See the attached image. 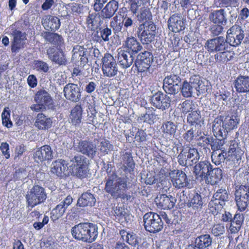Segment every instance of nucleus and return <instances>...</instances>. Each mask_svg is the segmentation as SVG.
Returning a JSON list of instances; mask_svg holds the SVG:
<instances>
[{
    "label": "nucleus",
    "mask_w": 249,
    "mask_h": 249,
    "mask_svg": "<svg viewBox=\"0 0 249 249\" xmlns=\"http://www.w3.org/2000/svg\"><path fill=\"white\" fill-rule=\"evenodd\" d=\"M71 233L72 237L78 241L91 243L97 238L98 227L91 223H80L71 228Z\"/></svg>",
    "instance_id": "obj_1"
},
{
    "label": "nucleus",
    "mask_w": 249,
    "mask_h": 249,
    "mask_svg": "<svg viewBox=\"0 0 249 249\" xmlns=\"http://www.w3.org/2000/svg\"><path fill=\"white\" fill-rule=\"evenodd\" d=\"M127 179L126 176L123 178L118 177L113 172L108 175L104 189L113 198L118 199L122 191H125L130 187Z\"/></svg>",
    "instance_id": "obj_2"
},
{
    "label": "nucleus",
    "mask_w": 249,
    "mask_h": 249,
    "mask_svg": "<svg viewBox=\"0 0 249 249\" xmlns=\"http://www.w3.org/2000/svg\"><path fill=\"white\" fill-rule=\"evenodd\" d=\"M143 218L145 230L151 233L158 232L162 230L163 228V220L168 224L172 223L165 212H160V214L148 213L144 215Z\"/></svg>",
    "instance_id": "obj_3"
},
{
    "label": "nucleus",
    "mask_w": 249,
    "mask_h": 249,
    "mask_svg": "<svg viewBox=\"0 0 249 249\" xmlns=\"http://www.w3.org/2000/svg\"><path fill=\"white\" fill-rule=\"evenodd\" d=\"M204 85L198 75L192 76L189 81H184L180 87L181 95L186 98L199 96L204 91Z\"/></svg>",
    "instance_id": "obj_4"
},
{
    "label": "nucleus",
    "mask_w": 249,
    "mask_h": 249,
    "mask_svg": "<svg viewBox=\"0 0 249 249\" xmlns=\"http://www.w3.org/2000/svg\"><path fill=\"white\" fill-rule=\"evenodd\" d=\"M137 34L143 44H148L154 40L156 26L152 21H145L139 26Z\"/></svg>",
    "instance_id": "obj_5"
},
{
    "label": "nucleus",
    "mask_w": 249,
    "mask_h": 249,
    "mask_svg": "<svg viewBox=\"0 0 249 249\" xmlns=\"http://www.w3.org/2000/svg\"><path fill=\"white\" fill-rule=\"evenodd\" d=\"M26 198L28 207L33 208L43 203L46 199L47 194L45 189L39 185H34L27 192Z\"/></svg>",
    "instance_id": "obj_6"
},
{
    "label": "nucleus",
    "mask_w": 249,
    "mask_h": 249,
    "mask_svg": "<svg viewBox=\"0 0 249 249\" xmlns=\"http://www.w3.org/2000/svg\"><path fill=\"white\" fill-rule=\"evenodd\" d=\"M199 159V153L194 148H183L178 156V163L183 166H191L196 163Z\"/></svg>",
    "instance_id": "obj_7"
},
{
    "label": "nucleus",
    "mask_w": 249,
    "mask_h": 249,
    "mask_svg": "<svg viewBox=\"0 0 249 249\" xmlns=\"http://www.w3.org/2000/svg\"><path fill=\"white\" fill-rule=\"evenodd\" d=\"M102 70L103 74L109 78L117 75L118 68L114 57L109 53H106L102 59Z\"/></svg>",
    "instance_id": "obj_8"
},
{
    "label": "nucleus",
    "mask_w": 249,
    "mask_h": 249,
    "mask_svg": "<svg viewBox=\"0 0 249 249\" xmlns=\"http://www.w3.org/2000/svg\"><path fill=\"white\" fill-rule=\"evenodd\" d=\"M181 78L177 74H170L163 80V89L166 93L176 94L180 90Z\"/></svg>",
    "instance_id": "obj_9"
},
{
    "label": "nucleus",
    "mask_w": 249,
    "mask_h": 249,
    "mask_svg": "<svg viewBox=\"0 0 249 249\" xmlns=\"http://www.w3.org/2000/svg\"><path fill=\"white\" fill-rule=\"evenodd\" d=\"M153 60V56L149 52L140 53L135 62V65L139 72L150 71V67Z\"/></svg>",
    "instance_id": "obj_10"
},
{
    "label": "nucleus",
    "mask_w": 249,
    "mask_h": 249,
    "mask_svg": "<svg viewBox=\"0 0 249 249\" xmlns=\"http://www.w3.org/2000/svg\"><path fill=\"white\" fill-rule=\"evenodd\" d=\"M229 44L223 36H220L209 39L205 44V47L210 52H220L229 49Z\"/></svg>",
    "instance_id": "obj_11"
},
{
    "label": "nucleus",
    "mask_w": 249,
    "mask_h": 249,
    "mask_svg": "<svg viewBox=\"0 0 249 249\" xmlns=\"http://www.w3.org/2000/svg\"><path fill=\"white\" fill-rule=\"evenodd\" d=\"M226 38L230 46H238L244 38V31L239 26H233L227 31Z\"/></svg>",
    "instance_id": "obj_12"
},
{
    "label": "nucleus",
    "mask_w": 249,
    "mask_h": 249,
    "mask_svg": "<svg viewBox=\"0 0 249 249\" xmlns=\"http://www.w3.org/2000/svg\"><path fill=\"white\" fill-rule=\"evenodd\" d=\"M75 148L77 152L90 159H93L97 153L96 145L89 141L80 140Z\"/></svg>",
    "instance_id": "obj_13"
},
{
    "label": "nucleus",
    "mask_w": 249,
    "mask_h": 249,
    "mask_svg": "<svg viewBox=\"0 0 249 249\" xmlns=\"http://www.w3.org/2000/svg\"><path fill=\"white\" fill-rule=\"evenodd\" d=\"M169 176L173 186L177 188L187 187L189 184L187 176L182 171L174 170L169 173Z\"/></svg>",
    "instance_id": "obj_14"
},
{
    "label": "nucleus",
    "mask_w": 249,
    "mask_h": 249,
    "mask_svg": "<svg viewBox=\"0 0 249 249\" xmlns=\"http://www.w3.org/2000/svg\"><path fill=\"white\" fill-rule=\"evenodd\" d=\"M228 199L229 195L227 190L225 189L221 188L217 190L213 195L211 204L212 207H214L215 210L218 211L222 209Z\"/></svg>",
    "instance_id": "obj_15"
},
{
    "label": "nucleus",
    "mask_w": 249,
    "mask_h": 249,
    "mask_svg": "<svg viewBox=\"0 0 249 249\" xmlns=\"http://www.w3.org/2000/svg\"><path fill=\"white\" fill-rule=\"evenodd\" d=\"M151 103L155 107L165 109L170 106V98L161 91H158L153 95L151 98Z\"/></svg>",
    "instance_id": "obj_16"
},
{
    "label": "nucleus",
    "mask_w": 249,
    "mask_h": 249,
    "mask_svg": "<svg viewBox=\"0 0 249 249\" xmlns=\"http://www.w3.org/2000/svg\"><path fill=\"white\" fill-rule=\"evenodd\" d=\"M64 95L66 98L73 102H78L81 97L80 88L77 84L69 83L64 88Z\"/></svg>",
    "instance_id": "obj_17"
},
{
    "label": "nucleus",
    "mask_w": 249,
    "mask_h": 249,
    "mask_svg": "<svg viewBox=\"0 0 249 249\" xmlns=\"http://www.w3.org/2000/svg\"><path fill=\"white\" fill-rule=\"evenodd\" d=\"M117 53L118 63L122 68L127 69L132 65L135 59L134 54L121 48L117 50Z\"/></svg>",
    "instance_id": "obj_18"
},
{
    "label": "nucleus",
    "mask_w": 249,
    "mask_h": 249,
    "mask_svg": "<svg viewBox=\"0 0 249 249\" xmlns=\"http://www.w3.org/2000/svg\"><path fill=\"white\" fill-rule=\"evenodd\" d=\"M72 198L68 196L59 204L53 209L51 212V218L53 221L56 220L61 217L65 213L66 210L72 202Z\"/></svg>",
    "instance_id": "obj_19"
},
{
    "label": "nucleus",
    "mask_w": 249,
    "mask_h": 249,
    "mask_svg": "<svg viewBox=\"0 0 249 249\" xmlns=\"http://www.w3.org/2000/svg\"><path fill=\"white\" fill-rule=\"evenodd\" d=\"M169 29L174 33H179L185 28V23L183 18L178 14L172 15L168 20Z\"/></svg>",
    "instance_id": "obj_20"
},
{
    "label": "nucleus",
    "mask_w": 249,
    "mask_h": 249,
    "mask_svg": "<svg viewBox=\"0 0 249 249\" xmlns=\"http://www.w3.org/2000/svg\"><path fill=\"white\" fill-rule=\"evenodd\" d=\"M12 35L14 38L11 43V50L12 52L16 53L23 48L26 40V35L16 29L13 31Z\"/></svg>",
    "instance_id": "obj_21"
},
{
    "label": "nucleus",
    "mask_w": 249,
    "mask_h": 249,
    "mask_svg": "<svg viewBox=\"0 0 249 249\" xmlns=\"http://www.w3.org/2000/svg\"><path fill=\"white\" fill-rule=\"evenodd\" d=\"M48 58L52 62L59 65H65L67 60L62 51H57L54 47H50L46 50Z\"/></svg>",
    "instance_id": "obj_22"
},
{
    "label": "nucleus",
    "mask_w": 249,
    "mask_h": 249,
    "mask_svg": "<svg viewBox=\"0 0 249 249\" xmlns=\"http://www.w3.org/2000/svg\"><path fill=\"white\" fill-rule=\"evenodd\" d=\"M67 163L61 159L53 161L51 165V171L52 174L58 177H62L69 174Z\"/></svg>",
    "instance_id": "obj_23"
},
{
    "label": "nucleus",
    "mask_w": 249,
    "mask_h": 249,
    "mask_svg": "<svg viewBox=\"0 0 249 249\" xmlns=\"http://www.w3.org/2000/svg\"><path fill=\"white\" fill-rule=\"evenodd\" d=\"M229 131L222 124L221 116L214 119L213 124V132L216 138L225 139Z\"/></svg>",
    "instance_id": "obj_24"
},
{
    "label": "nucleus",
    "mask_w": 249,
    "mask_h": 249,
    "mask_svg": "<svg viewBox=\"0 0 249 249\" xmlns=\"http://www.w3.org/2000/svg\"><path fill=\"white\" fill-rule=\"evenodd\" d=\"M212 167V165L207 160L200 161L196 164L194 167L196 178H201L204 179Z\"/></svg>",
    "instance_id": "obj_25"
},
{
    "label": "nucleus",
    "mask_w": 249,
    "mask_h": 249,
    "mask_svg": "<svg viewBox=\"0 0 249 249\" xmlns=\"http://www.w3.org/2000/svg\"><path fill=\"white\" fill-rule=\"evenodd\" d=\"M209 18L214 24L225 25L228 21L227 15L224 9L214 10L209 14Z\"/></svg>",
    "instance_id": "obj_26"
},
{
    "label": "nucleus",
    "mask_w": 249,
    "mask_h": 249,
    "mask_svg": "<svg viewBox=\"0 0 249 249\" xmlns=\"http://www.w3.org/2000/svg\"><path fill=\"white\" fill-rule=\"evenodd\" d=\"M233 84L236 92H249V76L239 75L234 81Z\"/></svg>",
    "instance_id": "obj_27"
},
{
    "label": "nucleus",
    "mask_w": 249,
    "mask_h": 249,
    "mask_svg": "<svg viewBox=\"0 0 249 249\" xmlns=\"http://www.w3.org/2000/svg\"><path fill=\"white\" fill-rule=\"evenodd\" d=\"M34 157L40 161L51 160L53 158V152L50 145H45L36 151Z\"/></svg>",
    "instance_id": "obj_28"
},
{
    "label": "nucleus",
    "mask_w": 249,
    "mask_h": 249,
    "mask_svg": "<svg viewBox=\"0 0 249 249\" xmlns=\"http://www.w3.org/2000/svg\"><path fill=\"white\" fill-rule=\"evenodd\" d=\"M222 178V170L219 168L212 167L204 180L207 184L214 185L218 184Z\"/></svg>",
    "instance_id": "obj_29"
},
{
    "label": "nucleus",
    "mask_w": 249,
    "mask_h": 249,
    "mask_svg": "<svg viewBox=\"0 0 249 249\" xmlns=\"http://www.w3.org/2000/svg\"><path fill=\"white\" fill-rule=\"evenodd\" d=\"M35 100L37 103H40L46 107L50 108L53 105L52 98L50 94L44 89H40L36 92Z\"/></svg>",
    "instance_id": "obj_30"
},
{
    "label": "nucleus",
    "mask_w": 249,
    "mask_h": 249,
    "mask_svg": "<svg viewBox=\"0 0 249 249\" xmlns=\"http://www.w3.org/2000/svg\"><path fill=\"white\" fill-rule=\"evenodd\" d=\"M124 45L123 50L128 51L132 54L137 53L142 48L141 43L133 36L127 37Z\"/></svg>",
    "instance_id": "obj_31"
},
{
    "label": "nucleus",
    "mask_w": 249,
    "mask_h": 249,
    "mask_svg": "<svg viewBox=\"0 0 249 249\" xmlns=\"http://www.w3.org/2000/svg\"><path fill=\"white\" fill-rule=\"evenodd\" d=\"M157 204L162 209H171L173 208L176 202V198L172 196H167L165 194L160 195L157 197Z\"/></svg>",
    "instance_id": "obj_32"
},
{
    "label": "nucleus",
    "mask_w": 249,
    "mask_h": 249,
    "mask_svg": "<svg viewBox=\"0 0 249 249\" xmlns=\"http://www.w3.org/2000/svg\"><path fill=\"white\" fill-rule=\"evenodd\" d=\"M122 160L123 164L121 169L125 173L132 174L135 168V163L131 154L129 152H125L122 155Z\"/></svg>",
    "instance_id": "obj_33"
},
{
    "label": "nucleus",
    "mask_w": 249,
    "mask_h": 249,
    "mask_svg": "<svg viewBox=\"0 0 249 249\" xmlns=\"http://www.w3.org/2000/svg\"><path fill=\"white\" fill-rule=\"evenodd\" d=\"M42 24L46 30L55 31L59 28L60 21L56 17L47 15L42 21Z\"/></svg>",
    "instance_id": "obj_34"
},
{
    "label": "nucleus",
    "mask_w": 249,
    "mask_h": 249,
    "mask_svg": "<svg viewBox=\"0 0 249 249\" xmlns=\"http://www.w3.org/2000/svg\"><path fill=\"white\" fill-rule=\"evenodd\" d=\"M118 9V2L115 0H111L101 10L100 14L110 19L114 15Z\"/></svg>",
    "instance_id": "obj_35"
},
{
    "label": "nucleus",
    "mask_w": 249,
    "mask_h": 249,
    "mask_svg": "<svg viewBox=\"0 0 249 249\" xmlns=\"http://www.w3.org/2000/svg\"><path fill=\"white\" fill-rule=\"evenodd\" d=\"M41 36L46 41L53 45L61 46L64 43V40L62 36L56 33L43 32Z\"/></svg>",
    "instance_id": "obj_36"
},
{
    "label": "nucleus",
    "mask_w": 249,
    "mask_h": 249,
    "mask_svg": "<svg viewBox=\"0 0 249 249\" xmlns=\"http://www.w3.org/2000/svg\"><path fill=\"white\" fill-rule=\"evenodd\" d=\"M203 201L201 196L197 193L192 194L189 197L187 206L194 210L200 211L203 206Z\"/></svg>",
    "instance_id": "obj_37"
},
{
    "label": "nucleus",
    "mask_w": 249,
    "mask_h": 249,
    "mask_svg": "<svg viewBox=\"0 0 249 249\" xmlns=\"http://www.w3.org/2000/svg\"><path fill=\"white\" fill-rule=\"evenodd\" d=\"M52 122L50 118L46 117L43 113L37 114L35 126L39 129H48L52 125Z\"/></svg>",
    "instance_id": "obj_38"
},
{
    "label": "nucleus",
    "mask_w": 249,
    "mask_h": 249,
    "mask_svg": "<svg viewBox=\"0 0 249 249\" xmlns=\"http://www.w3.org/2000/svg\"><path fill=\"white\" fill-rule=\"evenodd\" d=\"M194 243L196 247L204 249L212 245V238L209 234L201 235L196 238Z\"/></svg>",
    "instance_id": "obj_39"
},
{
    "label": "nucleus",
    "mask_w": 249,
    "mask_h": 249,
    "mask_svg": "<svg viewBox=\"0 0 249 249\" xmlns=\"http://www.w3.org/2000/svg\"><path fill=\"white\" fill-rule=\"evenodd\" d=\"M96 202L93 195L90 193H83L77 200V205L80 207L92 206Z\"/></svg>",
    "instance_id": "obj_40"
},
{
    "label": "nucleus",
    "mask_w": 249,
    "mask_h": 249,
    "mask_svg": "<svg viewBox=\"0 0 249 249\" xmlns=\"http://www.w3.org/2000/svg\"><path fill=\"white\" fill-rule=\"evenodd\" d=\"M89 160L83 155L77 154L73 157H71L70 161V166L71 170L78 167L84 165H89Z\"/></svg>",
    "instance_id": "obj_41"
},
{
    "label": "nucleus",
    "mask_w": 249,
    "mask_h": 249,
    "mask_svg": "<svg viewBox=\"0 0 249 249\" xmlns=\"http://www.w3.org/2000/svg\"><path fill=\"white\" fill-rule=\"evenodd\" d=\"M204 118L201 114V111L197 109L193 110L192 112L189 113L187 120L191 125L196 124L197 126H201V124L204 121Z\"/></svg>",
    "instance_id": "obj_42"
},
{
    "label": "nucleus",
    "mask_w": 249,
    "mask_h": 249,
    "mask_svg": "<svg viewBox=\"0 0 249 249\" xmlns=\"http://www.w3.org/2000/svg\"><path fill=\"white\" fill-rule=\"evenodd\" d=\"M212 160L216 165H221L228 158L227 153L224 150L213 151L211 155Z\"/></svg>",
    "instance_id": "obj_43"
},
{
    "label": "nucleus",
    "mask_w": 249,
    "mask_h": 249,
    "mask_svg": "<svg viewBox=\"0 0 249 249\" xmlns=\"http://www.w3.org/2000/svg\"><path fill=\"white\" fill-rule=\"evenodd\" d=\"M82 113V107L79 105L75 106L71 110L70 119L73 125H79L81 123Z\"/></svg>",
    "instance_id": "obj_44"
},
{
    "label": "nucleus",
    "mask_w": 249,
    "mask_h": 249,
    "mask_svg": "<svg viewBox=\"0 0 249 249\" xmlns=\"http://www.w3.org/2000/svg\"><path fill=\"white\" fill-rule=\"evenodd\" d=\"M222 124L225 127L228 129V130L230 131L237 127V124L239 123V119L234 116H228L226 117H222Z\"/></svg>",
    "instance_id": "obj_45"
},
{
    "label": "nucleus",
    "mask_w": 249,
    "mask_h": 249,
    "mask_svg": "<svg viewBox=\"0 0 249 249\" xmlns=\"http://www.w3.org/2000/svg\"><path fill=\"white\" fill-rule=\"evenodd\" d=\"M99 14L96 13H89L86 18L88 27L91 30L98 28V20Z\"/></svg>",
    "instance_id": "obj_46"
},
{
    "label": "nucleus",
    "mask_w": 249,
    "mask_h": 249,
    "mask_svg": "<svg viewBox=\"0 0 249 249\" xmlns=\"http://www.w3.org/2000/svg\"><path fill=\"white\" fill-rule=\"evenodd\" d=\"M233 57L232 53L229 49L221 51L214 55V59L217 62H227L231 60Z\"/></svg>",
    "instance_id": "obj_47"
},
{
    "label": "nucleus",
    "mask_w": 249,
    "mask_h": 249,
    "mask_svg": "<svg viewBox=\"0 0 249 249\" xmlns=\"http://www.w3.org/2000/svg\"><path fill=\"white\" fill-rule=\"evenodd\" d=\"M111 213L116 218L118 219V220H122V222H123L124 220H126V212L124 206L118 205L113 207Z\"/></svg>",
    "instance_id": "obj_48"
},
{
    "label": "nucleus",
    "mask_w": 249,
    "mask_h": 249,
    "mask_svg": "<svg viewBox=\"0 0 249 249\" xmlns=\"http://www.w3.org/2000/svg\"><path fill=\"white\" fill-rule=\"evenodd\" d=\"M235 189V196L249 198V185L237 186Z\"/></svg>",
    "instance_id": "obj_49"
},
{
    "label": "nucleus",
    "mask_w": 249,
    "mask_h": 249,
    "mask_svg": "<svg viewBox=\"0 0 249 249\" xmlns=\"http://www.w3.org/2000/svg\"><path fill=\"white\" fill-rule=\"evenodd\" d=\"M71 169L72 170L71 174L79 178H84L88 176L89 171L88 165L72 168Z\"/></svg>",
    "instance_id": "obj_50"
},
{
    "label": "nucleus",
    "mask_w": 249,
    "mask_h": 249,
    "mask_svg": "<svg viewBox=\"0 0 249 249\" xmlns=\"http://www.w3.org/2000/svg\"><path fill=\"white\" fill-rule=\"evenodd\" d=\"M161 128L163 133L172 135L176 133L177 126L172 122L167 121L163 123Z\"/></svg>",
    "instance_id": "obj_51"
},
{
    "label": "nucleus",
    "mask_w": 249,
    "mask_h": 249,
    "mask_svg": "<svg viewBox=\"0 0 249 249\" xmlns=\"http://www.w3.org/2000/svg\"><path fill=\"white\" fill-rule=\"evenodd\" d=\"M138 20L142 21L150 20L152 18L151 13L149 9L144 6L140 8L139 13L137 15Z\"/></svg>",
    "instance_id": "obj_52"
},
{
    "label": "nucleus",
    "mask_w": 249,
    "mask_h": 249,
    "mask_svg": "<svg viewBox=\"0 0 249 249\" xmlns=\"http://www.w3.org/2000/svg\"><path fill=\"white\" fill-rule=\"evenodd\" d=\"M33 65L34 69L40 72L46 73L49 70L48 64L42 60H35L33 61Z\"/></svg>",
    "instance_id": "obj_53"
},
{
    "label": "nucleus",
    "mask_w": 249,
    "mask_h": 249,
    "mask_svg": "<svg viewBox=\"0 0 249 249\" xmlns=\"http://www.w3.org/2000/svg\"><path fill=\"white\" fill-rule=\"evenodd\" d=\"M224 140L225 139H220L219 138H216V139L211 138L210 145L213 151L222 150L221 148L225 143Z\"/></svg>",
    "instance_id": "obj_54"
},
{
    "label": "nucleus",
    "mask_w": 249,
    "mask_h": 249,
    "mask_svg": "<svg viewBox=\"0 0 249 249\" xmlns=\"http://www.w3.org/2000/svg\"><path fill=\"white\" fill-rule=\"evenodd\" d=\"M112 147V145L108 141L103 140L100 142L98 145V149L103 155H105L108 154Z\"/></svg>",
    "instance_id": "obj_55"
},
{
    "label": "nucleus",
    "mask_w": 249,
    "mask_h": 249,
    "mask_svg": "<svg viewBox=\"0 0 249 249\" xmlns=\"http://www.w3.org/2000/svg\"><path fill=\"white\" fill-rule=\"evenodd\" d=\"M141 241V238L137 235L136 234L133 232H130L129 234L127 236L126 242L130 245L136 247L140 246L139 244Z\"/></svg>",
    "instance_id": "obj_56"
},
{
    "label": "nucleus",
    "mask_w": 249,
    "mask_h": 249,
    "mask_svg": "<svg viewBox=\"0 0 249 249\" xmlns=\"http://www.w3.org/2000/svg\"><path fill=\"white\" fill-rule=\"evenodd\" d=\"M236 205L240 211H245L249 205V198L235 196Z\"/></svg>",
    "instance_id": "obj_57"
},
{
    "label": "nucleus",
    "mask_w": 249,
    "mask_h": 249,
    "mask_svg": "<svg viewBox=\"0 0 249 249\" xmlns=\"http://www.w3.org/2000/svg\"><path fill=\"white\" fill-rule=\"evenodd\" d=\"M123 25H124L123 21H118L117 16L114 17L113 20L110 22V26L115 33L121 32Z\"/></svg>",
    "instance_id": "obj_58"
},
{
    "label": "nucleus",
    "mask_w": 249,
    "mask_h": 249,
    "mask_svg": "<svg viewBox=\"0 0 249 249\" xmlns=\"http://www.w3.org/2000/svg\"><path fill=\"white\" fill-rule=\"evenodd\" d=\"M229 152L231 153V160L234 162L238 163V162L241 160L243 152L239 148H235L234 151H232L231 148Z\"/></svg>",
    "instance_id": "obj_59"
},
{
    "label": "nucleus",
    "mask_w": 249,
    "mask_h": 249,
    "mask_svg": "<svg viewBox=\"0 0 249 249\" xmlns=\"http://www.w3.org/2000/svg\"><path fill=\"white\" fill-rule=\"evenodd\" d=\"M181 111L183 113L192 112L195 109V105L192 101L186 100L181 105Z\"/></svg>",
    "instance_id": "obj_60"
},
{
    "label": "nucleus",
    "mask_w": 249,
    "mask_h": 249,
    "mask_svg": "<svg viewBox=\"0 0 249 249\" xmlns=\"http://www.w3.org/2000/svg\"><path fill=\"white\" fill-rule=\"evenodd\" d=\"M10 113L4 108L1 114L2 123L5 126L10 128L12 126V122L10 119Z\"/></svg>",
    "instance_id": "obj_61"
},
{
    "label": "nucleus",
    "mask_w": 249,
    "mask_h": 249,
    "mask_svg": "<svg viewBox=\"0 0 249 249\" xmlns=\"http://www.w3.org/2000/svg\"><path fill=\"white\" fill-rule=\"evenodd\" d=\"M71 60L76 66L82 67L88 62V59L86 53L79 55L78 58H74L73 56H72Z\"/></svg>",
    "instance_id": "obj_62"
},
{
    "label": "nucleus",
    "mask_w": 249,
    "mask_h": 249,
    "mask_svg": "<svg viewBox=\"0 0 249 249\" xmlns=\"http://www.w3.org/2000/svg\"><path fill=\"white\" fill-rule=\"evenodd\" d=\"M225 231L224 226L222 224H217L213 226L211 229L212 233L215 236L222 235Z\"/></svg>",
    "instance_id": "obj_63"
},
{
    "label": "nucleus",
    "mask_w": 249,
    "mask_h": 249,
    "mask_svg": "<svg viewBox=\"0 0 249 249\" xmlns=\"http://www.w3.org/2000/svg\"><path fill=\"white\" fill-rule=\"evenodd\" d=\"M215 25H212L210 28V31L211 35L213 36H217L220 35L224 30L223 27V25L219 24H214Z\"/></svg>",
    "instance_id": "obj_64"
}]
</instances>
